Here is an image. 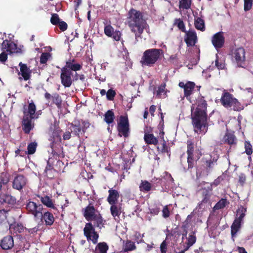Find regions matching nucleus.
Masks as SVG:
<instances>
[{
  "mask_svg": "<svg viewBox=\"0 0 253 253\" xmlns=\"http://www.w3.org/2000/svg\"><path fill=\"white\" fill-rule=\"evenodd\" d=\"M37 197L40 199L41 202L44 206H46L48 208H52L53 209H56L52 202V199L49 196L47 195L41 196L39 195H38Z\"/></svg>",
  "mask_w": 253,
  "mask_h": 253,
  "instance_id": "cd10ccee",
  "label": "nucleus"
},
{
  "mask_svg": "<svg viewBox=\"0 0 253 253\" xmlns=\"http://www.w3.org/2000/svg\"><path fill=\"white\" fill-rule=\"evenodd\" d=\"M50 54L48 52L42 53L40 57V63L42 64H45L47 62Z\"/></svg>",
  "mask_w": 253,
  "mask_h": 253,
  "instance_id": "bf43d9fd",
  "label": "nucleus"
},
{
  "mask_svg": "<svg viewBox=\"0 0 253 253\" xmlns=\"http://www.w3.org/2000/svg\"><path fill=\"white\" fill-rule=\"evenodd\" d=\"M166 83L161 84L156 91V97L159 98H165L167 97V90H166Z\"/></svg>",
  "mask_w": 253,
  "mask_h": 253,
  "instance_id": "473e14b6",
  "label": "nucleus"
},
{
  "mask_svg": "<svg viewBox=\"0 0 253 253\" xmlns=\"http://www.w3.org/2000/svg\"><path fill=\"white\" fill-rule=\"evenodd\" d=\"M14 246V241L11 236H6L1 240L0 246L4 250H9Z\"/></svg>",
  "mask_w": 253,
  "mask_h": 253,
  "instance_id": "6ab92c4d",
  "label": "nucleus"
},
{
  "mask_svg": "<svg viewBox=\"0 0 253 253\" xmlns=\"http://www.w3.org/2000/svg\"><path fill=\"white\" fill-rule=\"evenodd\" d=\"M139 189L142 192H148L151 190L152 185L147 180H142L139 185Z\"/></svg>",
  "mask_w": 253,
  "mask_h": 253,
  "instance_id": "58836bf2",
  "label": "nucleus"
},
{
  "mask_svg": "<svg viewBox=\"0 0 253 253\" xmlns=\"http://www.w3.org/2000/svg\"><path fill=\"white\" fill-rule=\"evenodd\" d=\"M72 76V72L68 71L65 68H61L60 74L61 82L65 87H69L71 86L73 82Z\"/></svg>",
  "mask_w": 253,
  "mask_h": 253,
  "instance_id": "9b49d317",
  "label": "nucleus"
},
{
  "mask_svg": "<svg viewBox=\"0 0 253 253\" xmlns=\"http://www.w3.org/2000/svg\"><path fill=\"white\" fill-rule=\"evenodd\" d=\"M184 41L188 47L193 46L198 41V37L196 32L194 30H190L185 33Z\"/></svg>",
  "mask_w": 253,
  "mask_h": 253,
  "instance_id": "dca6fc26",
  "label": "nucleus"
},
{
  "mask_svg": "<svg viewBox=\"0 0 253 253\" xmlns=\"http://www.w3.org/2000/svg\"><path fill=\"white\" fill-rule=\"evenodd\" d=\"M109 204L111 205L110 210L112 216L115 219H116V217L119 218L122 212V204L118 203Z\"/></svg>",
  "mask_w": 253,
  "mask_h": 253,
  "instance_id": "5701e85b",
  "label": "nucleus"
},
{
  "mask_svg": "<svg viewBox=\"0 0 253 253\" xmlns=\"http://www.w3.org/2000/svg\"><path fill=\"white\" fill-rule=\"evenodd\" d=\"M164 55V52L160 48H150L143 53L140 63L141 65L147 67L154 66Z\"/></svg>",
  "mask_w": 253,
  "mask_h": 253,
  "instance_id": "7ed1b4c3",
  "label": "nucleus"
},
{
  "mask_svg": "<svg viewBox=\"0 0 253 253\" xmlns=\"http://www.w3.org/2000/svg\"><path fill=\"white\" fill-rule=\"evenodd\" d=\"M144 140L148 145H157L159 142L158 138L156 137L153 133L146 130H144Z\"/></svg>",
  "mask_w": 253,
  "mask_h": 253,
  "instance_id": "412c9836",
  "label": "nucleus"
},
{
  "mask_svg": "<svg viewBox=\"0 0 253 253\" xmlns=\"http://www.w3.org/2000/svg\"><path fill=\"white\" fill-rule=\"evenodd\" d=\"M245 152L248 155L250 156L253 153V147L250 141H245Z\"/></svg>",
  "mask_w": 253,
  "mask_h": 253,
  "instance_id": "864d4df0",
  "label": "nucleus"
},
{
  "mask_svg": "<svg viewBox=\"0 0 253 253\" xmlns=\"http://www.w3.org/2000/svg\"><path fill=\"white\" fill-rule=\"evenodd\" d=\"M37 147V143L35 142L30 143L27 146V154L32 155L35 153Z\"/></svg>",
  "mask_w": 253,
  "mask_h": 253,
  "instance_id": "de8ad7c7",
  "label": "nucleus"
},
{
  "mask_svg": "<svg viewBox=\"0 0 253 253\" xmlns=\"http://www.w3.org/2000/svg\"><path fill=\"white\" fill-rule=\"evenodd\" d=\"M223 179L224 178L222 175L219 176L216 179H215L213 181V182L211 183V187L210 188V190L211 191H212V186H217L223 180Z\"/></svg>",
  "mask_w": 253,
  "mask_h": 253,
  "instance_id": "052dcab7",
  "label": "nucleus"
},
{
  "mask_svg": "<svg viewBox=\"0 0 253 253\" xmlns=\"http://www.w3.org/2000/svg\"><path fill=\"white\" fill-rule=\"evenodd\" d=\"M196 236L195 235V232L193 231L189 234L188 238H187V245L188 247L192 246L196 241Z\"/></svg>",
  "mask_w": 253,
  "mask_h": 253,
  "instance_id": "a18cd8bd",
  "label": "nucleus"
},
{
  "mask_svg": "<svg viewBox=\"0 0 253 253\" xmlns=\"http://www.w3.org/2000/svg\"><path fill=\"white\" fill-rule=\"evenodd\" d=\"M8 211L4 209L0 210V225L5 224L7 222Z\"/></svg>",
  "mask_w": 253,
  "mask_h": 253,
  "instance_id": "a19ab883",
  "label": "nucleus"
},
{
  "mask_svg": "<svg viewBox=\"0 0 253 253\" xmlns=\"http://www.w3.org/2000/svg\"><path fill=\"white\" fill-rule=\"evenodd\" d=\"M60 22V19L57 13H52L50 18V22L53 25H57Z\"/></svg>",
  "mask_w": 253,
  "mask_h": 253,
  "instance_id": "603ef678",
  "label": "nucleus"
},
{
  "mask_svg": "<svg viewBox=\"0 0 253 253\" xmlns=\"http://www.w3.org/2000/svg\"><path fill=\"white\" fill-rule=\"evenodd\" d=\"M202 194L203 199L199 204V207L200 208H202L203 207V204L209 203L210 202V198L211 195L210 191L206 189H203Z\"/></svg>",
  "mask_w": 253,
  "mask_h": 253,
  "instance_id": "c85d7f7f",
  "label": "nucleus"
},
{
  "mask_svg": "<svg viewBox=\"0 0 253 253\" xmlns=\"http://www.w3.org/2000/svg\"><path fill=\"white\" fill-rule=\"evenodd\" d=\"M57 172V171L56 169H52L44 171V173L48 178L53 179L55 177Z\"/></svg>",
  "mask_w": 253,
  "mask_h": 253,
  "instance_id": "e2e57ef3",
  "label": "nucleus"
},
{
  "mask_svg": "<svg viewBox=\"0 0 253 253\" xmlns=\"http://www.w3.org/2000/svg\"><path fill=\"white\" fill-rule=\"evenodd\" d=\"M121 36V33L120 31H115L113 33V35L111 37L113 38V39L116 41H119L120 40Z\"/></svg>",
  "mask_w": 253,
  "mask_h": 253,
  "instance_id": "338daca9",
  "label": "nucleus"
},
{
  "mask_svg": "<svg viewBox=\"0 0 253 253\" xmlns=\"http://www.w3.org/2000/svg\"><path fill=\"white\" fill-rule=\"evenodd\" d=\"M24 110L23 113L25 115H28L29 117H34L36 119L38 118V115L36 114V106L34 102L32 100L31 102L29 103L28 106L27 111L26 109L24 107Z\"/></svg>",
  "mask_w": 253,
  "mask_h": 253,
  "instance_id": "393cba45",
  "label": "nucleus"
},
{
  "mask_svg": "<svg viewBox=\"0 0 253 253\" xmlns=\"http://www.w3.org/2000/svg\"><path fill=\"white\" fill-rule=\"evenodd\" d=\"M211 42L216 49L222 47L225 42L223 32H219L215 34L212 37Z\"/></svg>",
  "mask_w": 253,
  "mask_h": 253,
  "instance_id": "2eb2a0df",
  "label": "nucleus"
},
{
  "mask_svg": "<svg viewBox=\"0 0 253 253\" xmlns=\"http://www.w3.org/2000/svg\"><path fill=\"white\" fill-rule=\"evenodd\" d=\"M174 24L177 25L178 29L180 30L182 32L184 33L186 32L185 24L183 20H182L180 19H176L175 20Z\"/></svg>",
  "mask_w": 253,
  "mask_h": 253,
  "instance_id": "3c124183",
  "label": "nucleus"
},
{
  "mask_svg": "<svg viewBox=\"0 0 253 253\" xmlns=\"http://www.w3.org/2000/svg\"><path fill=\"white\" fill-rule=\"evenodd\" d=\"M191 106V120L194 131L198 134H205L208 129L207 102L202 95L198 96Z\"/></svg>",
  "mask_w": 253,
  "mask_h": 253,
  "instance_id": "f257e3e1",
  "label": "nucleus"
},
{
  "mask_svg": "<svg viewBox=\"0 0 253 253\" xmlns=\"http://www.w3.org/2000/svg\"><path fill=\"white\" fill-rule=\"evenodd\" d=\"M0 202L14 206L16 203V199L11 195L2 194L0 195Z\"/></svg>",
  "mask_w": 253,
  "mask_h": 253,
  "instance_id": "a878e982",
  "label": "nucleus"
},
{
  "mask_svg": "<svg viewBox=\"0 0 253 253\" xmlns=\"http://www.w3.org/2000/svg\"><path fill=\"white\" fill-rule=\"evenodd\" d=\"M187 150V153H194V142L192 139H188L186 142Z\"/></svg>",
  "mask_w": 253,
  "mask_h": 253,
  "instance_id": "8fccbe9b",
  "label": "nucleus"
},
{
  "mask_svg": "<svg viewBox=\"0 0 253 253\" xmlns=\"http://www.w3.org/2000/svg\"><path fill=\"white\" fill-rule=\"evenodd\" d=\"M39 218L41 219H43L46 226L52 225L55 220L53 214L49 211H46L43 213H42V216H39Z\"/></svg>",
  "mask_w": 253,
  "mask_h": 253,
  "instance_id": "bb28decb",
  "label": "nucleus"
},
{
  "mask_svg": "<svg viewBox=\"0 0 253 253\" xmlns=\"http://www.w3.org/2000/svg\"><path fill=\"white\" fill-rule=\"evenodd\" d=\"M61 130L59 127L54 128L52 132V136H51L49 139V140L51 141L50 147L52 149V153L53 156H58V158L64 157V154L62 150H59L57 152L55 149V145L57 143H58V144L61 146L60 143L61 141ZM62 149H63L62 148Z\"/></svg>",
  "mask_w": 253,
  "mask_h": 253,
  "instance_id": "39448f33",
  "label": "nucleus"
},
{
  "mask_svg": "<svg viewBox=\"0 0 253 253\" xmlns=\"http://www.w3.org/2000/svg\"><path fill=\"white\" fill-rule=\"evenodd\" d=\"M129 121L127 116L121 115L118 123L117 130L120 136L123 135L125 137L128 136L129 132Z\"/></svg>",
  "mask_w": 253,
  "mask_h": 253,
  "instance_id": "6e6552de",
  "label": "nucleus"
},
{
  "mask_svg": "<svg viewBox=\"0 0 253 253\" xmlns=\"http://www.w3.org/2000/svg\"><path fill=\"white\" fill-rule=\"evenodd\" d=\"M244 0V10L247 11L251 9L253 5L252 0Z\"/></svg>",
  "mask_w": 253,
  "mask_h": 253,
  "instance_id": "680f3d73",
  "label": "nucleus"
},
{
  "mask_svg": "<svg viewBox=\"0 0 253 253\" xmlns=\"http://www.w3.org/2000/svg\"><path fill=\"white\" fill-rule=\"evenodd\" d=\"M178 86L183 88L184 96L190 103H192L193 98L192 95L194 92V89L196 86L195 83L193 82L188 81L185 84L184 82H181L179 83Z\"/></svg>",
  "mask_w": 253,
  "mask_h": 253,
  "instance_id": "1a4fd4ad",
  "label": "nucleus"
},
{
  "mask_svg": "<svg viewBox=\"0 0 253 253\" xmlns=\"http://www.w3.org/2000/svg\"><path fill=\"white\" fill-rule=\"evenodd\" d=\"M28 180L23 174H17L12 181V188L21 191L26 187Z\"/></svg>",
  "mask_w": 253,
  "mask_h": 253,
  "instance_id": "9d476101",
  "label": "nucleus"
},
{
  "mask_svg": "<svg viewBox=\"0 0 253 253\" xmlns=\"http://www.w3.org/2000/svg\"><path fill=\"white\" fill-rule=\"evenodd\" d=\"M114 32V28L111 25H108L104 27V33L105 34L109 37H112L113 33Z\"/></svg>",
  "mask_w": 253,
  "mask_h": 253,
  "instance_id": "6e6d98bb",
  "label": "nucleus"
},
{
  "mask_svg": "<svg viewBox=\"0 0 253 253\" xmlns=\"http://www.w3.org/2000/svg\"><path fill=\"white\" fill-rule=\"evenodd\" d=\"M71 126L73 127V134L76 136L80 137L79 134L82 131L80 123L78 122L75 124H72Z\"/></svg>",
  "mask_w": 253,
  "mask_h": 253,
  "instance_id": "49530a36",
  "label": "nucleus"
},
{
  "mask_svg": "<svg viewBox=\"0 0 253 253\" xmlns=\"http://www.w3.org/2000/svg\"><path fill=\"white\" fill-rule=\"evenodd\" d=\"M108 196L107 198V201L109 204H115L118 203V201L120 198L119 192L113 189L110 188L108 190Z\"/></svg>",
  "mask_w": 253,
  "mask_h": 253,
  "instance_id": "aec40b11",
  "label": "nucleus"
},
{
  "mask_svg": "<svg viewBox=\"0 0 253 253\" xmlns=\"http://www.w3.org/2000/svg\"><path fill=\"white\" fill-rule=\"evenodd\" d=\"M224 143L229 145L236 144V137L235 135L231 133H226L224 136Z\"/></svg>",
  "mask_w": 253,
  "mask_h": 253,
  "instance_id": "4c0bfd02",
  "label": "nucleus"
},
{
  "mask_svg": "<svg viewBox=\"0 0 253 253\" xmlns=\"http://www.w3.org/2000/svg\"><path fill=\"white\" fill-rule=\"evenodd\" d=\"M150 212L153 215H157L160 211V209L157 206H154L149 209Z\"/></svg>",
  "mask_w": 253,
  "mask_h": 253,
  "instance_id": "774afa93",
  "label": "nucleus"
},
{
  "mask_svg": "<svg viewBox=\"0 0 253 253\" xmlns=\"http://www.w3.org/2000/svg\"><path fill=\"white\" fill-rule=\"evenodd\" d=\"M136 248V247L133 242L130 240H126V244L123 248V252L126 253L129 251H132L135 250Z\"/></svg>",
  "mask_w": 253,
  "mask_h": 253,
  "instance_id": "c9c22d12",
  "label": "nucleus"
},
{
  "mask_svg": "<svg viewBox=\"0 0 253 253\" xmlns=\"http://www.w3.org/2000/svg\"><path fill=\"white\" fill-rule=\"evenodd\" d=\"M194 25L197 30L202 32L206 29L204 20L200 17H197L195 19Z\"/></svg>",
  "mask_w": 253,
  "mask_h": 253,
  "instance_id": "f704fd0d",
  "label": "nucleus"
},
{
  "mask_svg": "<svg viewBox=\"0 0 253 253\" xmlns=\"http://www.w3.org/2000/svg\"><path fill=\"white\" fill-rule=\"evenodd\" d=\"M25 209L27 213L33 215L35 218L39 219V216H42L43 206L41 204L28 200L25 204Z\"/></svg>",
  "mask_w": 253,
  "mask_h": 253,
  "instance_id": "423d86ee",
  "label": "nucleus"
},
{
  "mask_svg": "<svg viewBox=\"0 0 253 253\" xmlns=\"http://www.w3.org/2000/svg\"><path fill=\"white\" fill-rule=\"evenodd\" d=\"M83 67V64L80 63L72 64L71 63H66V65L63 67L66 68L68 71H80Z\"/></svg>",
  "mask_w": 253,
  "mask_h": 253,
  "instance_id": "7c9ffc66",
  "label": "nucleus"
},
{
  "mask_svg": "<svg viewBox=\"0 0 253 253\" xmlns=\"http://www.w3.org/2000/svg\"><path fill=\"white\" fill-rule=\"evenodd\" d=\"M158 151H160L161 153L164 154L167 153V155L170 157V148L167 145V143L165 140H163L162 143V147L160 150L159 147H157Z\"/></svg>",
  "mask_w": 253,
  "mask_h": 253,
  "instance_id": "79ce46f5",
  "label": "nucleus"
},
{
  "mask_svg": "<svg viewBox=\"0 0 253 253\" xmlns=\"http://www.w3.org/2000/svg\"><path fill=\"white\" fill-rule=\"evenodd\" d=\"M246 211V209H244V208H242L241 209H239L237 211V215H236L237 216H239L236 217L235 219L240 221V222H242L244 217L245 216V212Z\"/></svg>",
  "mask_w": 253,
  "mask_h": 253,
  "instance_id": "09e8293b",
  "label": "nucleus"
},
{
  "mask_svg": "<svg viewBox=\"0 0 253 253\" xmlns=\"http://www.w3.org/2000/svg\"><path fill=\"white\" fill-rule=\"evenodd\" d=\"M234 98L232 94L227 91H224L220 99L222 105L226 108H229L230 104Z\"/></svg>",
  "mask_w": 253,
  "mask_h": 253,
  "instance_id": "4be33fe9",
  "label": "nucleus"
},
{
  "mask_svg": "<svg viewBox=\"0 0 253 253\" xmlns=\"http://www.w3.org/2000/svg\"><path fill=\"white\" fill-rule=\"evenodd\" d=\"M227 204V199L225 198H222L214 205V206L213 208V210L214 211H215L223 209L226 207Z\"/></svg>",
  "mask_w": 253,
  "mask_h": 253,
  "instance_id": "ea45409f",
  "label": "nucleus"
},
{
  "mask_svg": "<svg viewBox=\"0 0 253 253\" xmlns=\"http://www.w3.org/2000/svg\"><path fill=\"white\" fill-rule=\"evenodd\" d=\"M188 227V224L184 223H183V224L181 227V229H182V239H183L184 238L186 237V236H187V234L188 233V231H187Z\"/></svg>",
  "mask_w": 253,
  "mask_h": 253,
  "instance_id": "0e129e2a",
  "label": "nucleus"
},
{
  "mask_svg": "<svg viewBox=\"0 0 253 253\" xmlns=\"http://www.w3.org/2000/svg\"><path fill=\"white\" fill-rule=\"evenodd\" d=\"M1 184H6L9 181L8 175L6 173H2L0 176Z\"/></svg>",
  "mask_w": 253,
  "mask_h": 253,
  "instance_id": "4d7b16f0",
  "label": "nucleus"
},
{
  "mask_svg": "<svg viewBox=\"0 0 253 253\" xmlns=\"http://www.w3.org/2000/svg\"><path fill=\"white\" fill-rule=\"evenodd\" d=\"M217 160V158H212L211 155L204 157L202 160L203 165L208 171H210L213 168V166L214 164L216 163Z\"/></svg>",
  "mask_w": 253,
  "mask_h": 253,
  "instance_id": "a211bd4d",
  "label": "nucleus"
},
{
  "mask_svg": "<svg viewBox=\"0 0 253 253\" xmlns=\"http://www.w3.org/2000/svg\"><path fill=\"white\" fill-rule=\"evenodd\" d=\"M84 234L88 241H91L93 244L97 243L99 234L95 231V228L91 222L86 223L84 228Z\"/></svg>",
  "mask_w": 253,
  "mask_h": 253,
  "instance_id": "0eeeda50",
  "label": "nucleus"
},
{
  "mask_svg": "<svg viewBox=\"0 0 253 253\" xmlns=\"http://www.w3.org/2000/svg\"><path fill=\"white\" fill-rule=\"evenodd\" d=\"M109 247L105 242L99 243L96 247V249H98L100 253H107Z\"/></svg>",
  "mask_w": 253,
  "mask_h": 253,
  "instance_id": "c03bdc74",
  "label": "nucleus"
},
{
  "mask_svg": "<svg viewBox=\"0 0 253 253\" xmlns=\"http://www.w3.org/2000/svg\"><path fill=\"white\" fill-rule=\"evenodd\" d=\"M1 49L3 51H6L9 53H21L22 50L17 47V45L14 42L10 41L5 40L1 43Z\"/></svg>",
  "mask_w": 253,
  "mask_h": 253,
  "instance_id": "f8f14e48",
  "label": "nucleus"
},
{
  "mask_svg": "<svg viewBox=\"0 0 253 253\" xmlns=\"http://www.w3.org/2000/svg\"><path fill=\"white\" fill-rule=\"evenodd\" d=\"M104 121L108 124L114 122L115 118L114 113L111 110H108L104 114Z\"/></svg>",
  "mask_w": 253,
  "mask_h": 253,
  "instance_id": "72a5a7b5",
  "label": "nucleus"
},
{
  "mask_svg": "<svg viewBox=\"0 0 253 253\" xmlns=\"http://www.w3.org/2000/svg\"><path fill=\"white\" fill-rule=\"evenodd\" d=\"M162 213H163V216L166 218L169 216L170 215V211L168 208V206H165L163 210H162Z\"/></svg>",
  "mask_w": 253,
  "mask_h": 253,
  "instance_id": "69168bd1",
  "label": "nucleus"
},
{
  "mask_svg": "<svg viewBox=\"0 0 253 253\" xmlns=\"http://www.w3.org/2000/svg\"><path fill=\"white\" fill-rule=\"evenodd\" d=\"M127 21L131 31L135 34V39H141L144 30L147 26L146 20L143 18L142 13L131 8L127 13Z\"/></svg>",
  "mask_w": 253,
  "mask_h": 253,
  "instance_id": "f03ea898",
  "label": "nucleus"
},
{
  "mask_svg": "<svg viewBox=\"0 0 253 253\" xmlns=\"http://www.w3.org/2000/svg\"><path fill=\"white\" fill-rule=\"evenodd\" d=\"M187 164H188V168L187 170L191 169L194 168L197 165V162L198 161V159H194L191 158H187Z\"/></svg>",
  "mask_w": 253,
  "mask_h": 253,
  "instance_id": "5fc2aeb1",
  "label": "nucleus"
},
{
  "mask_svg": "<svg viewBox=\"0 0 253 253\" xmlns=\"http://www.w3.org/2000/svg\"><path fill=\"white\" fill-rule=\"evenodd\" d=\"M192 0H181L179 1V7L180 9H188L190 8Z\"/></svg>",
  "mask_w": 253,
  "mask_h": 253,
  "instance_id": "37998d69",
  "label": "nucleus"
},
{
  "mask_svg": "<svg viewBox=\"0 0 253 253\" xmlns=\"http://www.w3.org/2000/svg\"><path fill=\"white\" fill-rule=\"evenodd\" d=\"M44 98L49 102V100L51 99V104H55L58 109L62 108V100L60 95L57 93H53L51 95L49 93L46 92L44 93Z\"/></svg>",
  "mask_w": 253,
  "mask_h": 253,
  "instance_id": "ddd939ff",
  "label": "nucleus"
},
{
  "mask_svg": "<svg viewBox=\"0 0 253 253\" xmlns=\"http://www.w3.org/2000/svg\"><path fill=\"white\" fill-rule=\"evenodd\" d=\"M83 215L85 219L88 221H95V226L101 228L103 227V218L100 212L94 208L92 204L89 203L83 210Z\"/></svg>",
  "mask_w": 253,
  "mask_h": 253,
  "instance_id": "20e7f679",
  "label": "nucleus"
},
{
  "mask_svg": "<svg viewBox=\"0 0 253 253\" xmlns=\"http://www.w3.org/2000/svg\"><path fill=\"white\" fill-rule=\"evenodd\" d=\"M245 50L243 47L236 48L233 53V57L235 58L237 64L242 66L246 60Z\"/></svg>",
  "mask_w": 253,
  "mask_h": 253,
  "instance_id": "4468645a",
  "label": "nucleus"
},
{
  "mask_svg": "<svg viewBox=\"0 0 253 253\" xmlns=\"http://www.w3.org/2000/svg\"><path fill=\"white\" fill-rule=\"evenodd\" d=\"M20 67V73L19 74H21L25 81L29 80L31 77V71L28 68L26 64H23L22 62H20L19 64Z\"/></svg>",
  "mask_w": 253,
  "mask_h": 253,
  "instance_id": "b1692460",
  "label": "nucleus"
},
{
  "mask_svg": "<svg viewBox=\"0 0 253 253\" xmlns=\"http://www.w3.org/2000/svg\"><path fill=\"white\" fill-rule=\"evenodd\" d=\"M241 222L235 219L233 223H232L231 228V235L232 237L235 236L237 232L241 228Z\"/></svg>",
  "mask_w": 253,
  "mask_h": 253,
  "instance_id": "e433bc0d",
  "label": "nucleus"
},
{
  "mask_svg": "<svg viewBox=\"0 0 253 253\" xmlns=\"http://www.w3.org/2000/svg\"><path fill=\"white\" fill-rule=\"evenodd\" d=\"M116 93L114 90L109 89L106 93V97L108 100H113L116 95Z\"/></svg>",
  "mask_w": 253,
  "mask_h": 253,
  "instance_id": "13d9d810",
  "label": "nucleus"
},
{
  "mask_svg": "<svg viewBox=\"0 0 253 253\" xmlns=\"http://www.w3.org/2000/svg\"><path fill=\"white\" fill-rule=\"evenodd\" d=\"M34 117H29L28 115H24L22 121V129L25 134H29L34 127V123L32 120L35 119Z\"/></svg>",
  "mask_w": 253,
  "mask_h": 253,
  "instance_id": "f3484780",
  "label": "nucleus"
},
{
  "mask_svg": "<svg viewBox=\"0 0 253 253\" xmlns=\"http://www.w3.org/2000/svg\"><path fill=\"white\" fill-rule=\"evenodd\" d=\"M10 229L15 233H21L24 231V227L20 222H14L10 225Z\"/></svg>",
  "mask_w": 253,
  "mask_h": 253,
  "instance_id": "2f4dec72",
  "label": "nucleus"
},
{
  "mask_svg": "<svg viewBox=\"0 0 253 253\" xmlns=\"http://www.w3.org/2000/svg\"><path fill=\"white\" fill-rule=\"evenodd\" d=\"M229 108L235 111H240L244 109V107L236 98H234L230 104Z\"/></svg>",
  "mask_w": 253,
  "mask_h": 253,
  "instance_id": "c756f323",
  "label": "nucleus"
}]
</instances>
